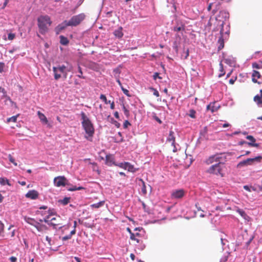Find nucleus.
<instances>
[{"mask_svg":"<svg viewBox=\"0 0 262 262\" xmlns=\"http://www.w3.org/2000/svg\"><path fill=\"white\" fill-rule=\"evenodd\" d=\"M54 183L57 187L65 186L68 184V180L64 176H58L54 178Z\"/></svg>","mask_w":262,"mask_h":262,"instance_id":"nucleus-8","label":"nucleus"},{"mask_svg":"<svg viewBox=\"0 0 262 262\" xmlns=\"http://www.w3.org/2000/svg\"><path fill=\"white\" fill-rule=\"evenodd\" d=\"M173 30L176 32L184 31L185 30V25L184 24H181L180 26H176L173 28Z\"/></svg>","mask_w":262,"mask_h":262,"instance_id":"nucleus-33","label":"nucleus"},{"mask_svg":"<svg viewBox=\"0 0 262 262\" xmlns=\"http://www.w3.org/2000/svg\"><path fill=\"white\" fill-rule=\"evenodd\" d=\"M185 194V191L183 189L173 190L171 193L172 199H179L182 198Z\"/></svg>","mask_w":262,"mask_h":262,"instance_id":"nucleus-9","label":"nucleus"},{"mask_svg":"<svg viewBox=\"0 0 262 262\" xmlns=\"http://www.w3.org/2000/svg\"><path fill=\"white\" fill-rule=\"evenodd\" d=\"M78 70L79 74L77 75V76L80 78L85 79V77L82 75V69L79 66H78Z\"/></svg>","mask_w":262,"mask_h":262,"instance_id":"nucleus-43","label":"nucleus"},{"mask_svg":"<svg viewBox=\"0 0 262 262\" xmlns=\"http://www.w3.org/2000/svg\"><path fill=\"white\" fill-rule=\"evenodd\" d=\"M104 203H105V201H102L98 203L93 204L91 205L90 207L92 208L97 209V208H99L103 206L104 205Z\"/></svg>","mask_w":262,"mask_h":262,"instance_id":"nucleus-26","label":"nucleus"},{"mask_svg":"<svg viewBox=\"0 0 262 262\" xmlns=\"http://www.w3.org/2000/svg\"><path fill=\"white\" fill-rule=\"evenodd\" d=\"M60 38V43L63 46H67L69 43V40L66 37H64L63 35H60L59 36Z\"/></svg>","mask_w":262,"mask_h":262,"instance_id":"nucleus-25","label":"nucleus"},{"mask_svg":"<svg viewBox=\"0 0 262 262\" xmlns=\"http://www.w3.org/2000/svg\"><path fill=\"white\" fill-rule=\"evenodd\" d=\"M69 25V21L67 20L63 21L61 24H59L55 28V31L57 34H58L62 30H64Z\"/></svg>","mask_w":262,"mask_h":262,"instance_id":"nucleus-12","label":"nucleus"},{"mask_svg":"<svg viewBox=\"0 0 262 262\" xmlns=\"http://www.w3.org/2000/svg\"><path fill=\"white\" fill-rule=\"evenodd\" d=\"M118 135L121 137L120 140L118 141L119 142H123V139L122 138V134L120 132H118Z\"/></svg>","mask_w":262,"mask_h":262,"instance_id":"nucleus-61","label":"nucleus"},{"mask_svg":"<svg viewBox=\"0 0 262 262\" xmlns=\"http://www.w3.org/2000/svg\"><path fill=\"white\" fill-rule=\"evenodd\" d=\"M18 115L12 116L10 118H9L7 119V122H16L17 120Z\"/></svg>","mask_w":262,"mask_h":262,"instance_id":"nucleus-41","label":"nucleus"},{"mask_svg":"<svg viewBox=\"0 0 262 262\" xmlns=\"http://www.w3.org/2000/svg\"><path fill=\"white\" fill-rule=\"evenodd\" d=\"M113 72L116 74L119 75L120 73V70L119 69L116 68L113 70Z\"/></svg>","mask_w":262,"mask_h":262,"instance_id":"nucleus-56","label":"nucleus"},{"mask_svg":"<svg viewBox=\"0 0 262 262\" xmlns=\"http://www.w3.org/2000/svg\"><path fill=\"white\" fill-rule=\"evenodd\" d=\"M215 155L216 156L217 163L224 162L226 161V156L225 153H217Z\"/></svg>","mask_w":262,"mask_h":262,"instance_id":"nucleus-17","label":"nucleus"},{"mask_svg":"<svg viewBox=\"0 0 262 262\" xmlns=\"http://www.w3.org/2000/svg\"><path fill=\"white\" fill-rule=\"evenodd\" d=\"M188 56H189V50L187 49L185 52V55L184 57V59H186Z\"/></svg>","mask_w":262,"mask_h":262,"instance_id":"nucleus-64","label":"nucleus"},{"mask_svg":"<svg viewBox=\"0 0 262 262\" xmlns=\"http://www.w3.org/2000/svg\"><path fill=\"white\" fill-rule=\"evenodd\" d=\"M35 227L37 229L38 231H42L43 230L47 228L46 226L43 225H41L39 223L37 222L36 225L35 226Z\"/></svg>","mask_w":262,"mask_h":262,"instance_id":"nucleus-30","label":"nucleus"},{"mask_svg":"<svg viewBox=\"0 0 262 262\" xmlns=\"http://www.w3.org/2000/svg\"><path fill=\"white\" fill-rule=\"evenodd\" d=\"M10 260L11 262H16V260H17V258L16 257H14V256H11L10 258Z\"/></svg>","mask_w":262,"mask_h":262,"instance_id":"nucleus-58","label":"nucleus"},{"mask_svg":"<svg viewBox=\"0 0 262 262\" xmlns=\"http://www.w3.org/2000/svg\"><path fill=\"white\" fill-rule=\"evenodd\" d=\"M236 211L245 220H248L249 219V216L246 213V212L242 209H237Z\"/></svg>","mask_w":262,"mask_h":262,"instance_id":"nucleus-27","label":"nucleus"},{"mask_svg":"<svg viewBox=\"0 0 262 262\" xmlns=\"http://www.w3.org/2000/svg\"><path fill=\"white\" fill-rule=\"evenodd\" d=\"M139 181L141 182V184L142 185V188H141V191L144 195H145L147 193V190H146V188L145 183L144 182V181L141 179H140Z\"/></svg>","mask_w":262,"mask_h":262,"instance_id":"nucleus-31","label":"nucleus"},{"mask_svg":"<svg viewBox=\"0 0 262 262\" xmlns=\"http://www.w3.org/2000/svg\"><path fill=\"white\" fill-rule=\"evenodd\" d=\"M53 71L54 75V78L56 80H58L61 77V74H63L64 78L67 77V71L66 70V67L65 66H59L58 67H54L53 68Z\"/></svg>","mask_w":262,"mask_h":262,"instance_id":"nucleus-5","label":"nucleus"},{"mask_svg":"<svg viewBox=\"0 0 262 262\" xmlns=\"http://www.w3.org/2000/svg\"><path fill=\"white\" fill-rule=\"evenodd\" d=\"M220 107V105H216L215 103H210L209 105L207 106V110L208 111H210L211 113H214L216 112L219 108Z\"/></svg>","mask_w":262,"mask_h":262,"instance_id":"nucleus-16","label":"nucleus"},{"mask_svg":"<svg viewBox=\"0 0 262 262\" xmlns=\"http://www.w3.org/2000/svg\"><path fill=\"white\" fill-rule=\"evenodd\" d=\"M76 233V229H73L71 231L69 235H66L62 237V241H64L71 238L72 236L75 234Z\"/></svg>","mask_w":262,"mask_h":262,"instance_id":"nucleus-28","label":"nucleus"},{"mask_svg":"<svg viewBox=\"0 0 262 262\" xmlns=\"http://www.w3.org/2000/svg\"><path fill=\"white\" fill-rule=\"evenodd\" d=\"M246 138L248 140L250 141V142H247V144L249 146H253V147H258V146H259L258 144L255 143L256 140L252 136H251V135L247 136L246 137Z\"/></svg>","mask_w":262,"mask_h":262,"instance_id":"nucleus-15","label":"nucleus"},{"mask_svg":"<svg viewBox=\"0 0 262 262\" xmlns=\"http://www.w3.org/2000/svg\"><path fill=\"white\" fill-rule=\"evenodd\" d=\"M123 28L122 27H119L117 30H115L113 34L115 37L121 38L123 36V33L122 32Z\"/></svg>","mask_w":262,"mask_h":262,"instance_id":"nucleus-19","label":"nucleus"},{"mask_svg":"<svg viewBox=\"0 0 262 262\" xmlns=\"http://www.w3.org/2000/svg\"><path fill=\"white\" fill-rule=\"evenodd\" d=\"M4 225L0 221V236H4Z\"/></svg>","mask_w":262,"mask_h":262,"instance_id":"nucleus-42","label":"nucleus"},{"mask_svg":"<svg viewBox=\"0 0 262 262\" xmlns=\"http://www.w3.org/2000/svg\"><path fill=\"white\" fill-rule=\"evenodd\" d=\"M252 67L254 69H262V64H259L257 62L252 63Z\"/></svg>","mask_w":262,"mask_h":262,"instance_id":"nucleus-40","label":"nucleus"},{"mask_svg":"<svg viewBox=\"0 0 262 262\" xmlns=\"http://www.w3.org/2000/svg\"><path fill=\"white\" fill-rule=\"evenodd\" d=\"M85 18L84 13H80L72 17L69 21L70 26H77L79 25Z\"/></svg>","mask_w":262,"mask_h":262,"instance_id":"nucleus-7","label":"nucleus"},{"mask_svg":"<svg viewBox=\"0 0 262 262\" xmlns=\"http://www.w3.org/2000/svg\"><path fill=\"white\" fill-rule=\"evenodd\" d=\"M121 89L122 91H123V93H124L125 95H126L127 96H128V97L130 96V94H129V91H128L127 90H126V89H124V88H123V87H122V88H121Z\"/></svg>","mask_w":262,"mask_h":262,"instance_id":"nucleus-48","label":"nucleus"},{"mask_svg":"<svg viewBox=\"0 0 262 262\" xmlns=\"http://www.w3.org/2000/svg\"><path fill=\"white\" fill-rule=\"evenodd\" d=\"M24 220L28 224L32 225L34 227L37 223V222L34 219L29 217L25 216Z\"/></svg>","mask_w":262,"mask_h":262,"instance_id":"nucleus-24","label":"nucleus"},{"mask_svg":"<svg viewBox=\"0 0 262 262\" xmlns=\"http://www.w3.org/2000/svg\"><path fill=\"white\" fill-rule=\"evenodd\" d=\"M208 132V128L207 126H205L200 132V135L204 138L207 137V134Z\"/></svg>","mask_w":262,"mask_h":262,"instance_id":"nucleus-34","label":"nucleus"},{"mask_svg":"<svg viewBox=\"0 0 262 262\" xmlns=\"http://www.w3.org/2000/svg\"><path fill=\"white\" fill-rule=\"evenodd\" d=\"M0 183L3 185L7 184L9 186H11V184L9 183V180L4 178H0Z\"/></svg>","mask_w":262,"mask_h":262,"instance_id":"nucleus-35","label":"nucleus"},{"mask_svg":"<svg viewBox=\"0 0 262 262\" xmlns=\"http://www.w3.org/2000/svg\"><path fill=\"white\" fill-rule=\"evenodd\" d=\"M216 158V156L215 154L209 157L205 161L206 164L207 165H210L214 162H217Z\"/></svg>","mask_w":262,"mask_h":262,"instance_id":"nucleus-21","label":"nucleus"},{"mask_svg":"<svg viewBox=\"0 0 262 262\" xmlns=\"http://www.w3.org/2000/svg\"><path fill=\"white\" fill-rule=\"evenodd\" d=\"M196 112L195 110L191 109L189 110L188 115L191 118L195 119L196 118Z\"/></svg>","mask_w":262,"mask_h":262,"instance_id":"nucleus-38","label":"nucleus"},{"mask_svg":"<svg viewBox=\"0 0 262 262\" xmlns=\"http://www.w3.org/2000/svg\"><path fill=\"white\" fill-rule=\"evenodd\" d=\"M124 165H125L124 169H127L129 171L134 172L137 170L133 165L128 162L124 163Z\"/></svg>","mask_w":262,"mask_h":262,"instance_id":"nucleus-23","label":"nucleus"},{"mask_svg":"<svg viewBox=\"0 0 262 262\" xmlns=\"http://www.w3.org/2000/svg\"><path fill=\"white\" fill-rule=\"evenodd\" d=\"M244 189L247 191H248L250 192L251 191L250 186H249L248 185H245L244 186Z\"/></svg>","mask_w":262,"mask_h":262,"instance_id":"nucleus-55","label":"nucleus"},{"mask_svg":"<svg viewBox=\"0 0 262 262\" xmlns=\"http://www.w3.org/2000/svg\"><path fill=\"white\" fill-rule=\"evenodd\" d=\"M261 77V75L260 73L256 70H253L252 73V81L254 83H257L261 84V82L257 81V79H259Z\"/></svg>","mask_w":262,"mask_h":262,"instance_id":"nucleus-11","label":"nucleus"},{"mask_svg":"<svg viewBox=\"0 0 262 262\" xmlns=\"http://www.w3.org/2000/svg\"><path fill=\"white\" fill-rule=\"evenodd\" d=\"M261 160L262 157L261 156L256 157L254 158H248L238 163L237 165V168H240L248 165H251L255 162H260Z\"/></svg>","mask_w":262,"mask_h":262,"instance_id":"nucleus-6","label":"nucleus"},{"mask_svg":"<svg viewBox=\"0 0 262 262\" xmlns=\"http://www.w3.org/2000/svg\"><path fill=\"white\" fill-rule=\"evenodd\" d=\"M153 77H154V79H157V78H158V77L159 78H160V79H161V77H159V73H155L154 74V75Z\"/></svg>","mask_w":262,"mask_h":262,"instance_id":"nucleus-59","label":"nucleus"},{"mask_svg":"<svg viewBox=\"0 0 262 262\" xmlns=\"http://www.w3.org/2000/svg\"><path fill=\"white\" fill-rule=\"evenodd\" d=\"M43 221L48 225L52 226L55 229L57 228L61 229L62 233L64 232L63 230H68L69 229V226L68 225L61 226V224L60 223V219L59 216L56 215L52 218H50V216L45 217Z\"/></svg>","mask_w":262,"mask_h":262,"instance_id":"nucleus-3","label":"nucleus"},{"mask_svg":"<svg viewBox=\"0 0 262 262\" xmlns=\"http://www.w3.org/2000/svg\"><path fill=\"white\" fill-rule=\"evenodd\" d=\"M220 73L219 75V77H221L225 74V72L224 69L223 64L222 62L219 64Z\"/></svg>","mask_w":262,"mask_h":262,"instance_id":"nucleus-32","label":"nucleus"},{"mask_svg":"<svg viewBox=\"0 0 262 262\" xmlns=\"http://www.w3.org/2000/svg\"><path fill=\"white\" fill-rule=\"evenodd\" d=\"M131 124L129 123V122L127 120H125L123 123V127L124 128H126L128 127V126H130Z\"/></svg>","mask_w":262,"mask_h":262,"instance_id":"nucleus-50","label":"nucleus"},{"mask_svg":"<svg viewBox=\"0 0 262 262\" xmlns=\"http://www.w3.org/2000/svg\"><path fill=\"white\" fill-rule=\"evenodd\" d=\"M124 115L127 117H128L129 116V112L128 110H125V111H124Z\"/></svg>","mask_w":262,"mask_h":262,"instance_id":"nucleus-62","label":"nucleus"},{"mask_svg":"<svg viewBox=\"0 0 262 262\" xmlns=\"http://www.w3.org/2000/svg\"><path fill=\"white\" fill-rule=\"evenodd\" d=\"M56 216V211L54 209H49L48 210V215H47L46 217L50 216V218H52L53 216Z\"/></svg>","mask_w":262,"mask_h":262,"instance_id":"nucleus-37","label":"nucleus"},{"mask_svg":"<svg viewBox=\"0 0 262 262\" xmlns=\"http://www.w3.org/2000/svg\"><path fill=\"white\" fill-rule=\"evenodd\" d=\"M8 158L10 162L13 163L15 166H17V164L15 162V159L13 158V157L11 155H9Z\"/></svg>","mask_w":262,"mask_h":262,"instance_id":"nucleus-45","label":"nucleus"},{"mask_svg":"<svg viewBox=\"0 0 262 262\" xmlns=\"http://www.w3.org/2000/svg\"><path fill=\"white\" fill-rule=\"evenodd\" d=\"M15 34L13 33H9L8 34V38L10 40H13L15 38Z\"/></svg>","mask_w":262,"mask_h":262,"instance_id":"nucleus-51","label":"nucleus"},{"mask_svg":"<svg viewBox=\"0 0 262 262\" xmlns=\"http://www.w3.org/2000/svg\"><path fill=\"white\" fill-rule=\"evenodd\" d=\"M220 23H221L220 25L221 27V29L220 30L221 37L219 38V39L218 40V43H219V46L218 47L219 50H221L224 47V39H223V31H224L223 27H224V23L223 21H220Z\"/></svg>","mask_w":262,"mask_h":262,"instance_id":"nucleus-10","label":"nucleus"},{"mask_svg":"<svg viewBox=\"0 0 262 262\" xmlns=\"http://www.w3.org/2000/svg\"><path fill=\"white\" fill-rule=\"evenodd\" d=\"M39 196L38 192L35 190H29L25 195L27 198L32 200H35L38 198Z\"/></svg>","mask_w":262,"mask_h":262,"instance_id":"nucleus-13","label":"nucleus"},{"mask_svg":"<svg viewBox=\"0 0 262 262\" xmlns=\"http://www.w3.org/2000/svg\"><path fill=\"white\" fill-rule=\"evenodd\" d=\"M260 95H256L253 98V100L258 106H262V89L260 90Z\"/></svg>","mask_w":262,"mask_h":262,"instance_id":"nucleus-14","label":"nucleus"},{"mask_svg":"<svg viewBox=\"0 0 262 262\" xmlns=\"http://www.w3.org/2000/svg\"><path fill=\"white\" fill-rule=\"evenodd\" d=\"M100 99L104 102L105 104H107V100L106 96L103 94H101L100 96Z\"/></svg>","mask_w":262,"mask_h":262,"instance_id":"nucleus-47","label":"nucleus"},{"mask_svg":"<svg viewBox=\"0 0 262 262\" xmlns=\"http://www.w3.org/2000/svg\"><path fill=\"white\" fill-rule=\"evenodd\" d=\"M81 117V124L88 136L85 138L89 141H92V137L95 132V129L93 123L90 119L87 117L85 114L82 112L80 114Z\"/></svg>","mask_w":262,"mask_h":262,"instance_id":"nucleus-1","label":"nucleus"},{"mask_svg":"<svg viewBox=\"0 0 262 262\" xmlns=\"http://www.w3.org/2000/svg\"><path fill=\"white\" fill-rule=\"evenodd\" d=\"M38 116L40 119V120L44 124H48V120L45 115L41 113L40 111H38L37 112Z\"/></svg>","mask_w":262,"mask_h":262,"instance_id":"nucleus-22","label":"nucleus"},{"mask_svg":"<svg viewBox=\"0 0 262 262\" xmlns=\"http://www.w3.org/2000/svg\"><path fill=\"white\" fill-rule=\"evenodd\" d=\"M89 164L92 165V169L93 171H96L98 174H99L100 173V171L99 170V167H98L97 163H96L95 162L91 163L90 162Z\"/></svg>","mask_w":262,"mask_h":262,"instance_id":"nucleus-29","label":"nucleus"},{"mask_svg":"<svg viewBox=\"0 0 262 262\" xmlns=\"http://www.w3.org/2000/svg\"><path fill=\"white\" fill-rule=\"evenodd\" d=\"M220 15H224L225 17H227L228 16V13H227L225 11H221L220 12Z\"/></svg>","mask_w":262,"mask_h":262,"instance_id":"nucleus-57","label":"nucleus"},{"mask_svg":"<svg viewBox=\"0 0 262 262\" xmlns=\"http://www.w3.org/2000/svg\"><path fill=\"white\" fill-rule=\"evenodd\" d=\"M236 79V77L234 79H233L232 78L230 79L229 80V83L231 84H233Z\"/></svg>","mask_w":262,"mask_h":262,"instance_id":"nucleus-63","label":"nucleus"},{"mask_svg":"<svg viewBox=\"0 0 262 262\" xmlns=\"http://www.w3.org/2000/svg\"><path fill=\"white\" fill-rule=\"evenodd\" d=\"M5 65L4 63L1 62L0 63V72L2 73L4 71Z\"/></svg>","mask_w":262,"mask_h":262,"instance_id":"nucleus-54","label":"nucleus"},{"mask_svg":"<svg viewBox=\"0 0 262 262\" xmlns=\"http://www.w3.org/2000/svg\"><path fill=\"white\" fill-rule=\"evenodd\" d=\"M70 198L66 197L63 199L60 200L59 202H60L63 205L68 204L70 202Z\"/></svg>","mask_w":262,"mask_h":262,"instance_id":"nucleus-39","label":"nucleus"},{"mask_svg":"<svg viewBox=\"0 0 262 262\" xmlns=\"http://www.w3.org/2000/svg\"><path fill=\"white\" fill-rule=\"evenodd\" d=\"M116 81H117V83H118V84L119 85V86H120V88H122V87H123V86H122V83H121L120 80H119L118 77H117Z\"/></svg>","mask_w":262,"mask_h":262,"instance_id":"nucleus-60","label":"nucleus"},{"mask_svg":"<svg viewBox=\"0 0 262 262\" xmlns=\"http://www.w3.org/2000/svg\"><path fill=\"white\" fill-rule=\"evenodd\" d=\"M153 118H154L155 120H156L160 124L162 123V121L156 115L154 116Z\"/></svg>","mask_w":262,"mask_h":262,"instance_id":"nucleus-53","label":"nucleus"},{"mask_svg":"<svg viewBox=\"0 0 262 262\" xmlns=\"http://www.w3.org/2000/svg\"><path fill=\"white\" fill-rule=\"evenodd\" d=\"M127 231L130 233V239H135V233H133L131 231V230L129 228H127Z\"/></svg>","mask_w":262,"mask_h":262,"instance_id":"nucleus-46","label":"nucleus"},{"mask_svg":"<svg viewBox=\"0 0 262 262\" xmlns=\"http://www.w3.org/2000/svg\"><path fill=\"white\" fill-rule=\"evenodd\" d=\"M226 169L224 162H219L211 165L207 170L210 174L220 176L223 177L225 175V171Z\"/></svg>","mask_w":262,"mask_h":262,"instance_id":"nucleus-4","label":"nucleus"},{"mask_svg":"<svg viewBox=\"0 0 262 262\" xmlns=\"http://www.w3.org/2000/svg\"><path fill=\"white\" fill-rule=\"evenodd\" d=\"M167 141L170 142L172 146L175 144V137L174 136V132L172 130L169 132V136L167 138Z\"/></svg>","mask_w":262,"mask_h":262,"instance_id":"nucleus-18","label":"nucleus"},{"mask_svg":"<svg viewBox=\"0 0 262 262\" xmlns=\"http://www.w3.org/2000/svg\"><path fill=\"white\" fill-rule=\"evenodd\" d=\"M151 89L154 91V93H153L154 95L157 97H159V93L158 91L154 88H151Z\"/></svg>","mask_w":262,"mask_h":262,"instance_id":"nucleus-52","label":"nucleus"},{"mask_svg":"<svg viewBox=\"0 0 262 262\" xmlns=\"http://www.w3.org/2000/svg\"><path fill=\"white\" fill-rule=\"evenodd\" d=\"M113 161V158L111 155H106V163L109 165L111 164V163Z\"/></svg>","mask_w":262,"mask_h":262,"instance_id":"nucleus-36","label":"nucleus"},{"mask_svg":"<svg viewBox=\"0 0 262 262\" xmlns=\"http://www.w3.org/2000/svg\"><path fill=\"white\" fill-rule=\"evenodd\" d=\"M52 21L48 15H41L37 18V25L39 32L42 34H46L49 30V27L52 24Z\"/></svg>","mask_w":262,"mask_h":262,"instance_id":"nucleus-2","label":"nucleus"},{"mask_svg":"<svg viewBox=\"0 0 262 262\" xmlns=\"http://www.w3.org/2000/svg\"><path fill=\"white\" fill-rule=\"evenodd\" d=\"M142 205L143 208L144 210V211L148 212L149 211V208L147 207L146 204L143 202H142Z\"/></svg>","mask_w":262,"mask_h":262,"instance_id":"nucleus-49","label":"nucleus"},{"mask_svg":"<svg viewBox=\"0 0 262 262\" xmlns=\"http://www.w3.org/2000/svg\"><path fill=\"white\" fill-rule=\"evenodd\" d=\"M83 189H84V188L82 187H77L76 186H73L70 188H68V190L72 191H75L77 190H82Z\"/></svg>","mask_w":262,"mask_h":262,"instance_id":"nucleus-44","label":"nucleus"},{"mask_svg":"<svg viewBox=\"0 0 262 262\" xmlns=\"http://www.w3.org/2000/svg\"><path fill=\"white\" fill-rule=\"evenodd\" d=\"M13 227L14 226L13 225H11L8 229V232L6 234V235L7 237L11 238L14 236L15 230V229H12Z\"/></svg>","mask_w":262,"mask_h":262,"instance_id":"nucleus-20","label":"nucleus"}]
</instances>
